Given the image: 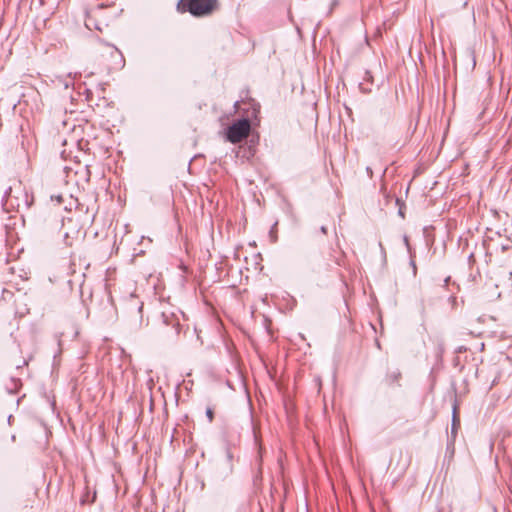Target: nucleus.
I'll list each match as a JSON object with an SVG mask.
<instances>
[{
	"instance_id": "nucleus-1",
	"label": "nucleus",
	"mask_w": 512,
	"mask_h": 512,
	"mask_svg": "<svg viewBox=\"0 0 512 512\" xmlns=\"http://www.w3.org/2000/svg\"><path fill=\"white\" fill-rule=\"evenodd\" d=\"M217 4V0H180L178 10L189 12L193 16L200 17L210 14Z\"/></svg>"
},
{
	"instance_id": "nucleus-2",
	"label": "nucleus",
	"mask_w": 512,
	"mask_h": 512,
	"mask_svg": "<svg viewBox=\"0 0 512 512\" xmlns=\"http://www.w3.org/2000/svg\"><path fill=\"white\" fill-rule=\"evenodd\" d=\"M251 130V123L248 118H241L234 121L226 131V138L231 143H238L245 139Z\"/></svg>"
},
{
	"instance_id": "nucleus-3",
	"label": "nucleus",
	"mask_w": 512,
	"mask_h": 512,
	"mask_svg": "<svg viewBox=\"0 0 512 512\" xmlns=\"http://www.w3.org/2000/svg\"><path fill=\"white\" fill-rule=\"evenodd\" d=\"M21 386H22V383L19 378L11 377V378H9L8 382L5 385V389H6L7 393L14 395L19 391Z\"/></svg>"
},
{
	"instance_id": "nucleus-4",
	"label": "nucleus",
	"mask_w": 512,
	"mask_h": 512,
	"mask_svg": "<svg viewBox=\"0 0 512 512\" xmlns=\"http://www.w3.org/2000/svg\"><path fill=\"white\" fill-rule=\"evenodd\" d=\"M233 472V454L230 450V448L226 447V460H225V467H224V477H227L231 475Z\"/></svg>"
},
{
	"instance_id": "nucleus-5",
	"label": "nucleus",
	"mask_w": 512,
	"mask_h": 512,
	"mask_svg": "<svg viewBox=\"0 0 512 512\" xmlns=\"http://www.w3.org/2000/svg\"><path fill=\"white\" fill-rule=\"evenodd\" d=\"M460 426V419L457 416V406L454 405L453 407V416H452V424H451V436L453 439H455L457 434V429Z\"/></svg>"
},
{
	"instance_id": "nucleus-6",
	"label": "nucleus",
	"mask_w": 512,
	"mask_h": 512,
	"mask_svg": "<svg viewBox=\"0 0 512 512\" xmlns=\"http://www.w3.org/2000/svg\"><path fill=\"white\" fill-rule=\"evenodd\" d=\"M206 416H207L209 422L211 423L214 419V412H213L212 408L208 407L206 409Z\"/></svg>"
},
{
	"instance_id": "nucleus-7",
	"label": "nucleus",
	"mask_w": 512,
	"mask_h": 512,
	"mask_svg": "<svg viewBox=\"0 0 512 512\" xmlns=\"http://www.w3.org/2000/svg\"><path fill=\"white\" fill-rule=\"evenodd\" d=\"M410 258H411V259H410V265H411V267L413 268V274H414V275H416V270H417V268H416V264H415V261H414V259H413V255H412V253L410 254Z\"/></svg>"
},
{
	"instance_id": "nucleus-8",
	"label": "nucleus",
	"mask_w": 512,
	"mask_h": 512,
	"mask_svg": "<svg viewBox=\"0 0 512 512\" xmlns=\"http://www.w3.org/2000/svg\"><path fill=\"white\" fill-rule=\"evenodd\" d=\"M404 242H405V245L408 249V252L409 254H411V248H410V245H409V241H408V237L407 236H404Z\"/></svg>"
},
{
	"instance_id": "nucleus-9",
	"label": "nucleus",
	"mask_w": 512,
	"mask_h": 512,
	"mask_svg": "<svg viewBox=\"0 0 512 512\" xmlns=\"http://www.w3.org/2000/svg\"><path fill=\"white\" fill-rule=\"evenodd\" d=\"M253 434H254L255 443L258 444L259 443V438H258V435H257V432H256V428L254 426H253Z\"/></svg>"
},
{
	"instance_id": "nucleus-10",
	"label": "nucleus",
	"mask_w": 512,
	"mask_h": 512,
	"mask_svg": "<svg viewBox=\"0 0 512 512\" xmlns=\"http://www.w3.org/2000/svg\"><path fill=\"white\" fill-rule=\"evenodd\" d=\"M366 172H367L368 176H369L370 178H372V176H373L372 168H371V167H369V166H367V167H366Z\"/></svg>"
},
{
	"instance_id": "nucleus-11",
	"label": "nucleus",
	"mask_w": 512,
	"mask_h": 512,
	"mask_svg": "<svg viewBox=\"0 0 512 512\" xmlns=\"http://www.w3.org/2000/svg\"><path fill=\"white\" fill-rule=\"evenodd\" d=\"M320 231H321L323 234H327V227H326V226H321Z\"/></svg>"
},
{
	"instance_id": "nucleus-12",
	"label": "nucleus",
	"mask_w": 512,
	"mask_h": 512,
	"mask_svg": "<svg viewBox=\"0 0 512 512\" xmlns=\"http://www.w3.org/2000/svg\"><path fill=\"white\" fill-rule=\"evenodd\" d=\"M174 327L176 328V333L178 334V333L180 332V329H179V328H180V323H178V322H177V323L174 325Z\"/></svg>"
},
{
	"instance_id": "nucleus-13",
	"label": "nucleus",
	"mask_w": 512,
	"mask_h": 512,
	"mask_svg": "<svg viewBox=\"0 0 512 512\" xmlns=\"http://www.w3.org/2000/svg\"><path fill=\"white\" fill-rule=\"evenodd\" d=\"M55 200L58 202V203H61L62 202V196L61 195H58L55 197Z\"/></svg>"
},
{
	"instance_id": "nucleus-14",
	"label": "nucleus",
	"mask_w": 512,
	"mask_h": 512,
	"mask_svg": "<svg viewBox=\"0 0 512 512\" xmlns=\"http://www.w3.org/2000/svg\"><path fill=\"white\" fill-rule=\"evenodd\" d=\"M39 2H40L41 5H45L46 3L49 2V0H39Z\"/></svg>"
},
{
	"instance_id": "nucleus-15",
	"label": "nucleus",
	"mask_w": 512,
	"mask_h": 512,
	"mask_svg": "<svg viewBox=\"0 0 512 512\" xmlns=\"http://www.w3.org/2000/svg\"><path fill=\"white\" fill-rule=\"evenodd\" d=\"M392 376H393V379L396 380L398 378V376H399V373L398 374H393Z\"/></svg>"
},
{
	"instance_id": "nucleus-16",
	"label": "nucleus",
	"mask_w": 512,
	"mask_h": 512,
	"mask_svg": "<svg viewBox=\"0 0 512 512\" xmlns=\"http://www.w3.org/2000/svg\"><path fill=\"white\" fill-rule=\"evenodd\" d=\"M449 280H450V277H447V278L445 279V284H447V283L449 282Z\"/></svg>"
}]
</instances>
